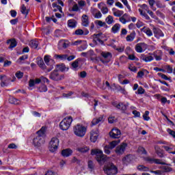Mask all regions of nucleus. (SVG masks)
<instances>
[{"instance_id": "nucleus-1", "label": "nucleus", "mask_w": 175, "mask_h": 175, "mask_svg": "<svg viewBox=\"0 0 175 175\" xmlns=\"http://www.w3.org/2000/svg\"><path fill=\"white\" fill-rule=\"evenodd\" d=\"M46 127L42 126L36 132V135L33 139V144L34 147H40L44 143V137H46Z\"/></svg>"}, {"instance_id": "nucleus-2", "label": "nucleus", "mask_w": 175, "mask_h": 175, "mask_svg": "<svg viewBox=\"0 0 175 175\" xmlns=\"http://www.w3.org/2000/svg\"><path fill=\"white\" fill-rule=\"evenodd\" d=\"M73 132L78 137H84L87 133V127L81 124H77L73 126Z\"/></svg>"}, {"instance_id": "nucleus-3", "label": "nucleus", "mask_w": 175, "mask_h": 175, "mask_svg": "<svg viewBox=\"0 0 175 175\" xmlns=\"http://www.w3.org/2000/svg\"><path fill=\"white\" fill-rule=\"evenodd\" d=\"M72 122L73 118L72 116H67L64 118L59 123L60 129H62V131H68V129L70 128V125H72Z\"/></svg>"}, {"instance_id": "nucleus-4", "label": "nucleus", "mask_w": 175, "mask_h": 175, "mask_svg": "<svg viewBox=\"0 0 175 175\" xmlns=\"http://www.w3.org/2000/svg\"><path fill=\"white\" fill-rule=\"evenodd\" d=\"M103 172L107 175H114L118 173V169L114 164L108 163L107 165L104 166Z\"/></svg>"}, {"instance_id": "nucleus-5", "label": "nucleus", "mask_w": 175, "mask_h": 175, "mask_svg": "<svg viewBox=\"0 0 175 175\" xmlns=\"http://www.w3.org/2000/svg\"><path fill=\"white\" fill-rule=\"evenodd\" d=\"M92 155H96V159L99 163L106 161V155L103 154V152L99 149H92L91 151Z\"/></svg>"}, {"instance_id": "nucleus-6", "label": "nucleus", "mask_w": 175, "mask_h": 175, "mask_svg": "<svg viewBox=\"0 0 175 175\" xmlns=\"http://www.w3.org/2000/svg\"><path fill=\"white\" fill-rule=\"evenodd\" d=\"M59 146V140L57 137H53L49 142V149L51 152H55L58 150Z\"/></svg>"}, {"instance_id": "nucleus-7", "label": "nucleus", "mask_w": 175, "mask_h": 175, "mask_svg": "<svg viewBox=\"0 0 175 175\" xmlns=\"http://www.w3.org/2000/svg\"><path fill=\"white\" fill-rule=\"evenodd\" d=\"M100 55L103 57V59H100V61L103 64H109L111 61V58H113V54L108 51L101 52Z\"/></svg>"}, {"instance_id": "nucleus-8", "label": "nucleus", "mask_w": 175, "mask_h": 175, "mask_svg": "<svg viewBox=\"0 0 175 175\" xmlns=\"http://www.w3.org/2000/svg\"><path fill=\"white\" fill-rule=\"evenodd\" d=\"M49 79L53 81H61V80H64V75L59 74L58 70H55L51 72Z\"/></svg>"}, {"instance_id": "nucleus-9", "label": "nucleus", "mask_w": 175, "mask_h": 175, "mask_svg": "<svg viewBox=\"0 0 175 175\" xmlns=\"http://www.w3.org/2000/svg\"><path fill=\"white\" fill-rule=\"evenodd\" d=\"M131 20L133 21V23H136V20H137V18L135 16L131 17V16L126 13L124 14V15L119 18V21H120L122 24L129 23Z\"/></svg>"}, {"instance_id": "nucleus-10", "label": "nucleus", "mask_w": 175, "mask_h": 175, "mask_svg": "<svg viewBox=\"0 0 175 175\" xmlns=\"http://www.w3.org/2000/svg\"><path fill=\"white\" fill-rule=\"evenodd\" d=\"M148 49V45L144 42H139L135 46V50L137 53H144Z\"/></svg>"}, {"instance_id": "nucleus-11", "label": "nucleus", "mask_w": 175, "mask_h": 175, "mask_svg": "<svg viewBox=\"0 0 175 175\" xmlns=\"http://www.w3.org/2000/svg\"><path fill=\"white\" fill-rule=\"evenodd\" d=\"M126 147H128V144L122 143L120 145L116 147L115 152L117 154V155H122V154L125 152Z\"/></svg>"}, {"instance_id": "nucleus-12", "label": "nucleus", "mask_w": 175, "mask_h": 175, "mask_svg": "<svg viewBox=\"0 0 175 175\" xmlns=\"http://www.w3.org/2000/svg\"><path fill=\"white\" fill-rule=\"evenodd\" d=\"M111 104L114 107H116V109H118V110H122V111H126V109H128V105H129L128 103L127 104H125L124 103H118L116 101L112 102Z\"/></svg>"}, {"instance_id": "nucleus-13", "label": "nucleus", "mask_w": 175, "mask_h": 175, "mask_svg": "<svg viewBox=\"0 0 175 175\" xmlns=\"http://www.w3.org/2000/svg\"><path fill=\"white\" fill-rule=\"evenodd\" d=\"M109 136L112 139H120L121 137V131L117 128H113L109 132Z\"/></svg>"}, {"instance_id": "nucleus-14", "label": "nucleus", "mask_w": 175, "mask_h": 175, "mask_svg": "<svg viewBox=\"0 0 175 175\" xmlns=\"http://www.w3.org/2000/svg\"><path fill=\"white\" fill-rule=\"evenodd\" d=\"M37 64L41 69H43V70L46 69L45 72L46 73H49V72H51V70L54 69V66H53V65H51L49 68H46V64H44V62H43L42 59H38L37 62Z\"/></svg>"}, {"instance_id": "nucleus-15", "label": "nucleus", "mask_w": 175, "mask_h": 175, "mask_svg": "<svg viewBox=\"0 0 175 175\" xmlns=\"http://www.w3.org/2000/svg\"><path fill=\"white\" fill-rule=\"evenodd\" d=\"M92 38L93 42L95 44H103V40H102V33L94 34Z\"/></svg>"}, {"instance_id": "nucleus-16", "label": "nucleus", "mask_w": 175, "mask_h": 175, "mask_svg": "<svg viewBox=\"0 0 175 175\" xmlns=\"http://www.w3.org/2000/svg\"><path fill=\"white\" fill-rule=\"evenodd\" d=\"M98 136H99V131H98V129L92 130L90 132L91 142H92L93 143H95V142H96V140H98Z\"/></svg>"}, {"instance_id": "nucleus-17", "label": "nucleus", "mask_w": 175, "mask_h": 175, "mask_svg": "<svg viewBox=\"0 0 175 175\" xmlns=\"http://www.w3.org/2000/svg\"><path fill=\"white\" fill-rule=\"evenodd\" d=\"M98 8L101 10L103 14H107L109 13V8H107V6L105 5L103 3H100L98 4Z\"/></svg>"}, {"instance_id": "nucleus-18", "label": "nucleus", "mask_w": 175, "mask_h": 175, "mask_svg": "<svg viewBox=\"0 0 175 175\" xmlns=\"http://www.w3.org/2000/svg\"><path fill=\"white\" fill-rule=\"evenodd\" d=\"M132 161H133V156H132V154H127L122 159L124 165H129Z\"/></svg>"}, {"instance_id": "nucleus-19", "label": "nucleus", "mask_w": 175, "mask_h": 175, "mask_svg": "<svg viewBox=\"0 0 175 175\" xmlns=\"http://www.w3.org/2000/svg\"><path fill=\"white\" fill-rule=\"evenodd\" d=\"M153 33L154 34L155 38H157V39H159V38H163L164 36L162 30L157 28H153Z\"/></svg>"}, {"instance_id": "nucleus-20", "label": "nucleus", "mask_w": 175, "mask_h": 175, "mask_svg": "<svg viewBox=\"0 0 175 175\" xmlns=\"http://www.w3.org/2000/svg\"><path fill=\"white\" fill-rule=\"evenodd\" d=\"M150 55H153L156 61H161L162 59V52L161 51H155L153 53H149Z\"/></svg>"}, {"instance_id": "nucleus-21", "label": "nucleus", "mask_w": 175, "mask_h": 175, "mask_svg": "<svg viewBox=\"0 0 175 175\" xmlns=\"http://www.w3.org/2000/svg\"><path fill=\"white\" fill-rule=\"evenodd\" d=\"M82 25L83 27H88V25H90V21L88 20V16L87 14L82 16Z\"/></svg>"}, {"instance_id": "nucleus-22", "label": "nucleus", "mask_w": 175, "mask_h": 175, "mask_svg": "<svg viewBox=\"0 0 175 175\" xmlns=\"http://www.w3.org/2000/svg\"><path fill=\"white\" fill-rule=\"evenodd\" d=\"M7 44H10L9 49H14L17 46V41H16V39L12 38L7 40Z\"/></svg>"}, {"instance_id": "nucleus-23", "label": "nucleus", "mask_w": 175, "mask_h": 175, "mask_svg": "<svg viewBox=\"0 0 175 175\" xmlns=\"http://www.w3.org/2000/svg\"><path fill=\"white\" fill-rule=\"evenodd\" d=\"M135 38H136V32L133 31L126 37V42H133Z\"/></svg>"}, {"instance_id": "nucleus-24", "label": "nucleus", "mask_w": 175, "mask_h": 175, "mask_svg": "<svg viewBox=\"0 0 175 175\" xmlns=\"http://www.w3.org/2000/svg\"><path fill=\"white\" fill-rule=\"evenodd\" d=\"M121 29V25L120 23H116L111 28V31L113 33H118Z\"/></svg>"}, {"instance_id": "nucleus-25", "label": "nucleus", "mask_w": 175, "mask_h": 175, "mask_svg": "<svg viewBox=\"0 0 175 175\" xmlns=\"http://www.w3.org/2000/svg\"><path fill=\"white\" fill-rule=\"evenodd\" d=\"M105 121V118L103 116H100L99 118H94L92 121V125H97V124H99V122H103Z\"/></svg>"}, {"instance_id": "nucleus-26", "label": "nucleus", "mask_w": 175, "mask_h": 175, "mask_svg": "<svg viewBox=\"0 0 175 175\" xmlns=\"http://www.w3.org/2000/svg\"><path fill=\"white\" fill-rule=\"evenodd\" d=\"M8 79L6 78V76H1V87H8L9 85V83H8Z\"/></svg>"}, {"instance_id": "nucleus-27", "label": "nucleus", "mask_w": 175, "mask_h": 175, "mask_svg": "<svg viewBox=\"0 0 175 175\" xmlns=\"http://www.w3.org/2000/svg\"><path fill=\"white\" fill-rule=\"evenodd\" d=\"M141 59L145 62H151L154 61V57L152 56H146L144 54L141 55Z\"/></svg>"}, {"instance_id": "nucleus-28", "label": "nucleus", "mask_w": 175, "mask_h": 175, "mask_svg": "<svg viewBox=\"0 0 175 175\" xmlns=\"http://www.w3.org/2000/svg\"><path fill=\"white\" fill-rule=\"evenodd\" d=\"M154 150L156 151V154L158 155L159 158H163V150H162V149H161L159 146H155Z\"/></svg>"}, {"instance_id": "nucleus-29", "label": "nucleus", "mask_w": 175, "mask_h": 175, "mask_svg": "<svg viewBox=\"0 0 175 175\" xmlns=\"http://www.w3.org/2000/svg\"><path fill=\"white\" fill-rule=\"evenodd\" d=\"M29 44L31 49H38V46H39V41H38V40H31Z\"/></svg>"}, {"instance_id": "nucleus-30", "label": "nucleus", "mask_w": 175, "mask_h": 175, "mask_svg": "<svg viewBox=\"0 0 175 175\" xmlns=\"http://www.w3.org/2000/svg\"><path fill=\"white\" fill-rule=\"evenodd\" d=\"M72 152L73 151L70 148L64 149L62 151V155L63 157H70V155H72Z\"/></svg>"}, {"instance_id": "nucleus-31", "label": "nucleus", "mask_w": 175, "mask_h": 175, "mask_svg": "<svg viewBox=\"0 0 175 175\" xmlns=\"http://www.w3.org/2000/svg\"><path fill=\"white\" fill-rule=\"evenodd\" d=\"M68 25L69 28H76L77 22L75 19H70L68 21Z\"/></svg>"}, {"instance_id": "nucleus-32", "label": "nucleus", "mask_w": 175, "mask_h": 175, "mask_svg": "<svg viewBox=\"0 0 175 175\" xmlns=\"http://www.w3.org/2000/svg\"><path fill=\"white\" fill-rule=\"evenodd\" d=\"M57 68L60 70V72H68V70H69V68L66 67L64 64H58Z\"/></svg>"}, {"instance_id": "nucleus-33", "label": "nucleus", "mask_w": 175, "mask_h": 175, "mask_svg": "<svg viewBox=\"0 0 175 175\" xmlns=\"http://www.w3.org/2000/svg\"><path fill=\"white\" fill-rule=\"evenodd\" d=\"M55 59H59L60 61H66V58H68L67 54L63 55H55Z\"/></svg>"}, {"instance_id": "nucleus-34", "label": "nucleus", "mask_w": 175, "mask_h": 175, "mask_svg": "<svg viewBox=\"0 0 175 175\" xmlns=\"http://www.w3.org/2000/svg\"><path fill=\"white\" fill-rule=\"evenodd\" d=\"M21 12L22 14H25V16H28L29 13V9H27V7H25V5L23 4L21 7Z\"/></svg>"}, {"instance_id": "nucleus-35", "label": "nucleus", "mask_w": 175, "mask_h": 175, "mask_svg": "<svg viewBox=\"0 0 175 175\" xmlns=\"http://www.w3.org/2000/svg\"><path fill=\"white\" fill-rule=\"evenodd\" d=\"M138 12H139L140 16H142V17H144L146 20H148V21L149 20H151V18H150V16H148V14H147V13L143 12V10L139 8L138 9Z\"/></svg>"}, {"instance_id": "nucleus-36", "label": "nucleus", "mask_w": 175, "mask_h": 175, "mask_svg": "<svg viewBox=\"0 0 175 175\" xmlns=\"http://www.w3.org/2000/svg\"><path fill=\"white\" fill-rule=\"evenodd\" d=\"M143 32L146 33L148 36H152V31H151V29L148 27H144L142 28Z\"/></svg>"}, {"instance_id": "nucleus-37", "label": "nucleus", "mask_w": 175, "mask_h": 175, "mask_svg": "<svg viewBox=\"0 0 175 175\" xmlns=\"http://www.w3.org/2000/svg\"><path fill=\"white\" fill-rule=\"evenodd\" d=\"M105 21L108 25H111L114 23V18L111 15H109L106 18Z\"/></svg>"}, {"instance_id": "nucleus-38", "label": "nucleus", "mask_w": 175, "mask_h": 175, "mask_svg": "<svg viewBox=\"0 0 175 175\" xmlns=\"http://www.w3.org/2000/svg\"><path fill=\"white\" fill-rule=\"evenodd\" d=\"M96 25H98V27H103L104 28H107V25L106 23L102 21H95Z\"/></svg>"}, {"instance_id": "nucleus-39", "label": "nucleus", "mask_w": 175, "mask_h": 175, "mask_svg": "<svg viewBox=\"0 0 175 175\" xmlns=\"http://www.w3.org/2000/svg\"><path fill=\"white\" fill-rule=\"evenodd\" d=\"M68 46L69 44H68L65 40H60L59 42V47H60L59 49H66Z\"/></svg>"}, {"instance_id": "nucleus-40", "label": "nucleus", "mask_w": 175, "mask_h": 175, "mask_svg": "<svg viewBox=\"0 0 175 175\" xmlns=\"http://www.w3.org/2000/svg\"><path fill=\"white\" fill-rule=\"evenodd\" d=\"M9 102L12 105H18L20 103V100L14 97H10Z\"/></svg>"}, {"instance_id": "nucleus-41", "label": "nucleus", "mask_w": 175, "mask_h": 175, "mask_svg": "<svg viewBox=\"0 0 175 175\" xmlns=\"http://www.w3.org/2000/svg\"><path fill=\"white\" fill-rule=\"evenodd\" d=\"M77 151H79V152H88V151H90V148L87 147V146H82V147H79L77 148Z\"/></svg>"}, {"instance_id": "nucleus-42", "label": "nucleus", "mask_w": 175, "mask_h": 175, "mask_svg": "<svg viewBox=\"0 0 175 175\" xmlns=\"http://www.w3.org/2000/svg\"><path fill=\"white\" fill-rule=\"evenodd\" d=\"M137 170L140 172H149L150 168L143 165H139L137 166Z\"/></svg>"}, {"instance_id": "nucleus-43", "label": "nucleus", "mask_w": 175, "mask_h": 175, "mask_svg": "<svg viewBox=\"0 0 175 175\" xmlns=\"http://www.w3.org/2000/svg\"><path fill=\"white\" fill-rule=\"evenodd\" d=\"M93 12L96 13L94 14L95 18H102V12L97 9H94Z\"/></svg>"}, {"instance_id": "nucleus-44", "label": "nucleus", "mask_w": 175, "mask_h": 175, "mask_svg": "<svg viewBox=\"0 0 175 175\" xmlns=\"http://www.w3.org/2000/svg\"><path fill=\"white\" fill-rule=\"evenodd\" d=\"M124 15V11L122 10H116V12H113V16H115V17H120V18H121V17H122V16Z\"/></svg>"}, {"instance_id": "nucleus-45", "label": "nucleus", "mask_w": 175, "mask_h": 175, "mask_svg": "<svg viewBox=\"0 0 175 175\" xmlns=\"http://www.w3.org/2000/svg\"><path fill=\"white\" fill-rule=\"evenodd\" d=\"M156 6L159 9H165L166 8V5L163 3L161 1L157 0L156 1Z\"/></svg>"}, {"instance_id": "nucleus-46", "label": "nucleus", "mask_w": 175, "mask_h": 175, "mask_svg": "<svg viewBox=\"0 0 175 175\" xmlns=\"http://www.w3.org/2000/svg\"><path fill=\"white\" fill-rule=\"evenodd\" d=\"M38 92H47V86L46 85H41L38 88Z\"/></svg>"}, {"instance_id": "nucleus-47", "label": "nucleus", "mask_w": 175, "mask_h": 175, "mask_svg": "<svg viewBox=\"0 0 175 175\" xmlns=\"http://www.w3.org/2000/svg\"><path fill=\"white\" fill-rule=\"evenodd\" d=\"M120 143V140L118 141H112L111 142L109 143V146L110 150H113Z\"/></svg>"}, {"instance_id": "nucleus-48", "label": "nucleus", "mask_w": 175, "mask_h": 175, "mask_svg": "<svg viewBox=\"0 0 175 175\" xmlns=\"http://www.w3.org/2000/svg\"><path fill=\"white\" fill-rule=\"evenodd\" d=\"M25 59H28V55H25L18 58V59L16 61L18 64H21L22 61H25Z\"/></svg>"}, {"instance_id": "nucleus-49", "label": "nucleus", "mask_w": 175, "mask_h": 175, "mask_svg": "<svg viewBox=\"0 0 175 175\" xmlns=\"http://www.w3.org/2000/svg\"><path fill=\"white\" fill-rule=\"evenodd\" d=\"M74 35H77V36H81V35H84V31L81 29H78L75 30Z\"/></svg>"}, {"instance_id": "nucleus-50", "label": "nucleus", "mask_w": 175, "mask_h": 175, "mask_svg": "<svg viewBox=\"0 0 175 175\" xmlns=\"http://www.w3.org/2000/svg\"><path fill=\"white\" fill-rule=\"evenodd\" d=\"M116 88L118 90L120 91V92L123 94V95H126V94H128V92H126V90H125V88H123L120 85L117 86Z\"/></svg>"}, {"instance_id": "nucleus-51", "label": "nucleus", "mask_w": 175, "mask_h": 175, "mask_svg": "<svg viewBox=\"0 0 175 175\" xmlns=\"http://www.w3.org/2000/svg\"><path fill=\"white\" fill-rule=\"evenodd\" d=\"M163 148H164L167 152H169V154H173V148L167 146H163Z\"/></svg>"}, {"instance_id": "nucleus-52", "label": "nucleus", "mask_w": 175, "mask_h": 175, "mask_svg": "<svg viewBox=\"0 0 175 175\" xmlns=\"http://www.w3.org/2000/svg\"><path fill=\"white\" fill-rule=\"evenodd\" d=\"M138 152H139V154H144V155H147V150H146V149L142 146H139L138 148Z\"/></svg>"}, {"instance_id": "nucleus-53", "label": "nucleus", "mask_w": 175, "mask_h": 175, "mask_svg": "<svg viewBox=\"0 0 175 175\" xmlns=\"http://www.w3.org/2000/svg\"><path fill=\"white\" fill-rule=\"evenodd\" d=\"M153 163H156L157 165H166L165 162H163L162 160L159 159H154Z\"/></svg>"}, {"instance_id": "nucleus-54", "label": "nucleus", "mask_w": 175, "mask_h": 175, "mask_svg": "<svg viewBox=\"0 0 175 175\" xmlns=\"http://www.w3.org/2000/svg\"><path fill=\"white\" fill-rule=\"evenodd\" d=\"M150 111H146L145 113L143 115V118L145 121H150V118L148 117Z\"/></svg>"}, {"instance_id": "nucleus-55", "label": "nucleus", "mask_w": 175, "mask_h": 175, "mask_svg": "<svg viewBox=\"0 0 175 175\" xmlns=\"http://www.w3.org/2000/svg\"><path fill=\"white\" fill-rule=\"evenodd\" d=\"M157 75H158V76L161 77V79H163V80H171V79L167 77V76H166V75L162 74L161 72H158Z\"/></svg>"}, {"instance_id": "nucleus-56", "label": "nucleus", "mask_w": 175, "mask_h": 175, "mask_svg": "<svg viewBox=\"0 0 175 175\" xmlns=\"http://www.w3.org/2000/svg\"><path fill=\"white\" fill-rule=\"evenodd\" d=\"M72 12H80V8H79V5L77 3H75L72 8Z\"/></svg>"}, {"instance_id": "nucleus-57", "label": "nucleus", "mask_w": 175, "mask_h": 175, "mask_svg": "<svg viewBox=\"0 0 175 175\" xmlns=\"http://www.w3.org/2000/svg\"><path fill=\"white\" fill-rule=\"evenodd\" d=\"M144 161H146V162H148V163H154V159L150 157H146L144 158Z\"/></svg>"}, {"instance_id": "nucleus-58", "label": "nucleus", "mask_w": 175, "mask_h": 175, "mask_svg": "<svg viewBox=\"0 0 175 175\" xmlns=\"http://www.w3.org/2000/svg\"><path fill=\"white\" fill-rule=\"evenodd\" d=\"M73 95V92H68V93H64L63 94H62V96H63V98H70V96H72Z\"/></svg>"}, {"instance_id": "nucleus-59", "label": "nucleus", "mask_w": 175, "mask_h": 175, "mask_svg": "<svg viewBox=\"0 0 175 175\" xmlns=\"http://www.w3.org/2000/svg\"><path fill=\"white\" fill-rule=\"evenodd\" d=\"M144 92H145L144 89H143V87L140 86L138 88L137 92H135V94H138V95H142V94H144Z\"/></svg>"}, {"instance_id": "nucleus-60", "label": "nucleus", "mask_w": 175, "mask_h": 175, "mask_svg": "<svg viewBox=\"0 0 175 175\" xmlns=\"http://www.w3.org/2000/svg\"><path fill=\"white\" fill-rule=\"evenodd\" d=\"M72 67L73 68V69H77V68H79V59H77L74 62H72Z\"/></svg>"}, {"instance_id": "nucleus-61", "label": "nucleus", "mask_w": 175, "mask_h": 175, "mask_svg": "<svg viewBox=\"0 0 175 175\" xmlns=\"http://www.w3.org/2000/svg\"><path fill=\"white\" fill-rule=\"evenodd\" d=\"M129 59H131V61H139V58L135 56V55H129Z\"/></svg>"}, {"instance_id": "nucleus-62", "label": "nucleus", "mask_w": 175, "mask_h": 175, "mask_svg": "<svg viewBox=\"0 0 175 175\" xmlns=\"http://www.w3.org/2000/svg\"><path fill=\"white\" fill-rule=\"evenodd\" d=\"M16 77H17V79H23V76H24V73L21 72V71H18L16 74H15Z\"/></svg>"}, {"instance_id": "nucleus-63", "label": "nucleus", "mask_w": 175, "mask_h": 175, "mask_svg": "<svg viewBox=\"0 0 175 175\" xmlns=\"http://www.w3.org/2000/svg\"><path fill=\"white\" fill-rule=\"evenodd\" d=\"M51 59L50 55H45L44 57V61L46 65H49V62H50Z\"/></svg>"}, {"instance_id": "nucleus-64", "label": "nucleus", "mask_w": 175, "mask_h": 175, "mask_svg": "<svg viewBox=\"0 0 175 175\" xmlns=\"http://www.w3.org/2000/svg\"><path fill=\"white\" fill-rule=\"evenodd\" d=\"M167 132H168L169 134L171 135V136H172V137H174V139H175V131H172L170 129H167Z\"/></svg>"}]
</instances>
